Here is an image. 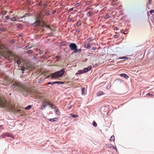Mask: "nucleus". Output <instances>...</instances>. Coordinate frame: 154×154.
Segmentation results:
<instances>
[{"label": "nucleus", "instance_id": "4be33fe9", "mask_svg": "<svg viewBox=\"0 0 154 154\" xmlns=\"http://www.w3.org/2000/svg\"><path fill=\"white\" fill-rule=\"evenodd\" d=\"M81 20H79L77 23H76V25L78 26H80L81 25Z\"/></svg>", "mask_w": 154, "mask_h": 154}, {"label": "nucleus", "instance_id": "4468645a", "mask_svg": "<svg viewBox=\"0 0 154 154\" xmlns=\"http://www.w3.org/2000/svg\"><path fill=\"white\" fill-rule=\"evenodd\" d=\"M44 81V79L42 78H41L38 79V83L39 84H42V83Z\"/></svg>", "mask_w": 154, "mask_h": 154}, {"label": "nucleus", "instance_id": "4d7b16f0", "mask_svg": "<svg viewBox=\"0 0 154 154\" xmlns=\"http://www.w3.org/2000/svg\"><path fill=\"white\" fill-rule=\"evenodd\" d=\"M72 19L71 18H69L68 19V21L69 22H70L71 21H72Z\"/></svg>", "mask_w": 154, "mask_h": 154}, {"label": "nucleus", "instance_id": "0e129e2a", "mask_svg": "<svg viewBox=\"0 0 154 154\" xmlns=\"http://www.w3.org/2000/svg\"><path fill=\"white\" fill-rule=\"evenodd\" d=\"M148 4H150L151 3V0H148Z\"/></svg>", "mask_w": 154, "mask_h": 154}, {"label": "nucleus", "instance_id": "2f4dec72", "mask_svg": "<svg viewBox=\"0 0 154 154\" xmlns=\"http://www.w3.org/2000/svg\"><path fill=\"white\" fill-rule=\"evenodd\" d=\"M21 70L22 71V73L23 74L24 73V71L25 70V67L24 66H22L21 68Z\"/></svg>", "mask_w": 154, "mask_h": 154}, {"label": "nucleus", "instance_id": "79ce46f5", "mask_svg": "<svg viewBox=\"0 0 154 154\" xmlns=\"http://www.w3.org/2000/svg\"><path fill=\"white\" fill-rule=\"evenodd\" d=\"M112 148L113 149H114L117 152V149L116 147V146H112Z\"/></svg>", "mask_w": 154, "mask_h": 154}, {"label": "nucleus", "instance_id": "72a5a7b5", "mask_svg": "<svg viewBox=\"0 0 154 154\" xmlns=\"http://www.w3.org/2000/svg\"><path fill=\"white\" fill-rule=\"evenodd\" d=\"M47 106V105H43L41 107V109L42 110L44 109L45 108V106Z\"/></svg>", "mask_w": 154, "mask_h": 154}, {"label": "nucleus", "instance_id": "412c9836", "mask_svg": "<svg viewBox=\"0 0 154 154\" xmlns=\"http://www.w3.org/2000/svg\"><path fill=\"white\" fill-rule=\"evenodd\" d=\"M7 13V11H2L1 12V14H2V15H5Z\"/></svg>", "mask_w": 154, "mask_h": 154}, {"label": "nucleus", "instance_id": "2eb2a0df", "mask_svg": "<svg viewBox=\"0 0 154 154\" xmlns=\"http://www.w3.org/2000/svg\"><path fill=\"white\" fill-rule=\"evenodd\" d=\"M85 88L82 87L81 88L82 94V95L85 94Z\"/></svg>", "mask_w": 154, "mask_h": 154}, {"label": "nucleus", "instance_id": "a211bd4d", "mask_svg": "<svg viewBox=\"0 0 154 154\" xmlns=\"http://www.w3.org/2000/svg\"><path fill=\"white\" fill-rule=\"evenodd\" d=\"M128 59V57H125V56L122 57H120L119 58H117L116 59L117 60H118V59L121 60V59Z\"/></svg>", "mask_w": 154, "mask_h": 154}, {"label": "nucleus", "instance_id": "603ef678", "mask_svg": "<svg viewBox=\"0 0 154 154\" xmlns=\"http://www.w3.org/2000/svg\"><path fill=\"white\" fill-rule=\"evenodd\" d=\"M80 4L79 3H77L75 4V5L76 7H78L80 5Z\"/></svg>", "mask_w": 154, "mask_h": 154}, {"label": "nucleus", "instance_id": "9b49d317", "mask_svg": "<svg viewBox=\"0 0 154 154\" xmlns=\"http://www.w3.org/2000/svg\"><path fill=\"white\" fill-rule=\"evenodd\" d=\"M104 93L102 91H99L97 92L96 94V95L97 96H100L104 94Z\"/></svg>", "mask_w": 154, "mask_h": 154}, {"label": "nucleus", "instance_id": "dca6fc26", "mask_svg": "<svg viewBox=\"0 0 154 154\" xmlns=\"http://www.w3.org/2000/svg\"><path fill=\"white\" fill-rule=\"evenodd\" d=\"M106 146L108 148H109V149H111V148H112L113 146H112V144L109 143L106 144Z\"/></svg>", "mask_w": 154, "mask_h": 154}, {"label": "nucleus", "instance_id": "de8ad7c7", "mask_svg": "<svg viewBox=\"0 0 154 154\" xmlns=\"http://www.w3.org/2000/svg\"><path fill=\"white\" fill-rule=\"evenodd\" d=\"M74 8H72L69 9L68 12H71V11H72L73 10Z\"/></svg>", "mask_w": 154, "mask_h": 154}, {"label": "nucleus", "instance_id": "9d476101", "mask_svg": "<svg viewBox=\"0 0 154 154\" xmlns=\"http://www.w3.org/2000/svg\"><path fill=\"white\" fill-rule=\"evenodd\" d=\"M120 75L121 77H123L125 78L126 79H128L129 77V76L127 74L125 73L121 74H120Z\"/></svg>", "mask_w": 154, "mask_h": 154}, {"label": "nucleus", "instance_id": "c03bdc74", "mask_svg": "<svg viewBox=\"0 0 154 154\" xmlns=\"http://www.w3.org/2000/svg\"><path fill=\"white\" fill-rule=\"evenodd\" d=\"M16 63L18 64L19 65L20 63L21 62L20 61V60H17V61Z\"/></svg>", "mask_w": 154, "mask_h": 154}, {"label": "nucleus", "instance_id": "ddd939ff", "mask_svg": "<svg viewBox=\"0 0 154 154\" xmlns=\"http://www.w3.org/2000/svg\"><path fill=\"white\" fill-rule=\"evenodd\" d=\"M12 87L14 88L15 87H20V85L18 83H16L12 85Z\"/></svg>", "mask_w": 154, "mask_h": 154}, {"label": "nucleus", "instance_id": "58836bf2", "mask_svg": "<svg viewBox=\"0 0 154 154\" xmlns=\"http://www.w3.org/2000/svg\"><path fill=\"white\" fill-rule=\"evenodd\" d=\"M15 42V40L14 39H13V40H11L10 42V43L12 44H13V43H14Z\"/></svg>", "mask_w": 154, "mask_h": 154}, {"label": "nucleus", "instance_id": "49530a36", "mask_svg": "<svg viewBox=\"0 0 154 154\" xmlns=\"http://www.w3.org/2000/svg\"><path fill=\"white\" fill-rule=\"evenodd\" d=\"M119 4V3H115L113 4V5L114 6H117Z\"/></svg>", "mask_w": 154, "mask_h": 154}, {"label": "nucleus", "instance_id": "393cba45", "mask_svg": "<svg viewBox=\"0 0 154 154\" xmlns=\"http://www.w3.org/2000/svg\"><path fill=\"white\" fill-rule=\"evenodd\" d=\"M70 115L72 118H76L78 116V115H74L72 114H70Z\"/></svg>", "mask_w": 154, "mask_h": 154}, {"label": "nucleus", "instance_id": "f704fd0d", "mask_svg": "<svg viewBox=\"0 0 154 154\" xmlns=\"http://www.w3.org/2000/svg\"><path fill=\"white\" fill-rule=\"evenodd\" d=\"M88 16L89 17H90L91 16V15H92V12L91 11H88Z\"/></svg>", "mask_w": 154, "mask_h": 154}, {"label": "nucleus", "instance_id": "3c124183", "mask_svg": "<svg viewBox=\"0 0 154 154\" xmlns=\"http://www.w3.org/2000/svg\"><path fill=\"white\" fill-rule=\"evenodd\" d=\"M47 5L46 4H45L43 5V7L44 8H47Z\"/></svg>", "mask_w": 154, "mask_h": 154}, {"label": "nucleus", "instance_id": "c85d7f7f", "mask_svg": "<svg viewBox=\"0 0 154 154\" xmlns=\"http://www.w3.org/2000/svg\"><path fill=\"white\" fill-rule=\"evenodd\" d=\"M92 124H93V126L94 127H97V123L94 121H93V122Z\"/></svg>", "mask_w": 154, "mask_h": 154}, {"label": "nucleus", "instance_id": "c9c22d12", "mask_svg": "<svg viewBox=\"0 0 154 154\" xmlns=\"http://www.w3.org/2000/svg\"><path fill=\"white\" fill-rule=\"evenodd\" d=\"M149 13L151 15L152 13H154V10H151L149 11Z\"/></svg>", "mask_w": 154, "mask_h": 154}, {"label": "nucleus", "instance_id": "f3484780", "mask_svg": "<svg viewBox=\"0 0 154 154\" xmlns=\"http://www.w3.org/2000/svg\"><path fill=\"white\" fill-rule=\"evenodd\" d=\"M57 119V118H55L53 119H49V120L51 122H54L56 121Z\"/></svg>", "mask_w": 154, "mask_h": 154}, {"label": "nucleus", "instance_id": "e2e57ef3", "mask_svg": "<svg viewBox=\"0 0 154 154\" xmlns=\"http://www.w3.org/2000/svg\"><path fill=\"white\" fill-rule=\"evenodd\" d=\"M56 12V11L55 10H54L53 12H52V13L53 14H54Z\"/></svg>", "mask_w": 154, "mask_h": 154}, {"label": "nucleus", "instance_id": "5701e85b", "mask_svg": "<svg viewBox=\"0 0 154 154\" xmlns=\"http://www.w3.org/2000/svg\"><path fill=\"white\" fill-rule=\"evenodd\" d=\"M84 73L85 72H84L83 70H79L78 71V74H82V73Z\"/></svg>", "mask_w": 154, "mask_h": 154}, {"label": "nucleus", "instance_id": "a18cd8bd", "mask_svg": "<svg viewBox=\"0 0 154 154\" xmlns=\"http://www.w3.org/2000/svg\"><path fill=\"white\" fill-rule=\"evenodd\" d=\"M119 37V35H114V37L115 38H118Z\"/></svg>", "mask_w": 154, "mask_h": 154}, {"label": "nucleus", "instance_id": "7ed1b4c3", "mask_svg": "<svg viewBox=\"0 0 154 154\" xmlns=\"http://www.w3.org/2000/svg\"><path fill=\"white\" fill-rule=\"evenodd\" d=\"M6 136L10 137L11 138H13V135L11 133L8 132L3 133L0 136V137H5Z\"/></svg>", "mask_w": 154, "mask_h": 154}, {"label": "nucleus", "instance_id": "bb28decb", "mask_svg": "<svg viewBox=\"0 0 154 154\" xmlns=\"http://www.w3.org/2000/svg\"><path fill=\"white\" fill-rule=\"evenodd\" d=\"M11 20L12 21H17V20H16V17L15 16L11 18Z\"/></svg>", "mask_w": 154, "mask_h": 154}, {"label": "nucleus", "instance_id": "6e6552de", "mask_svg": "<svg viewBox=\"0 0 154 154\" xmlns=\"http://www.w3.org/2000/svg\"><path fill=\"white\" fill-rule=\"evenodd\" d=\"M92 69V67L90 66L87 68H84L83 70L85 73H86L90 70Z\"/></svg>", "mask_w": 154, "mask_h": 154}, {"label": "nucleus", "instance_id": "aec40b11", "mask_svg": "<svg viewBox=\"0 0 154 154\" xmlns=\"http://www.w3.org/2000/svg\"><path fill=\"white\" fill-rule=\"evenodd\" d=\"M115 140L114 136V135H112L110 139H109V141H111L112 140L113 141H114Z\"/></svg>", "mask_w": 154, "mask_h": 154}, {"label": "nucleus", "instance_id": "a19ab883", "mask_svg": "<svg viewBox=\"0 0 154 154\" xmlns=\"http://www.w3.org/2000/svg\"><path fill=\"white\" fill-rule=\"evenodd\" d=\"M111 87V85L110 84H108L107 86V88L108 89L110 88Z\"/></svg>", "mask_w": 154, "mask_h": 154}, {"label": "nucleus", "instance_id": "69168bd1", "mask_svg": "<svg viewBox=\"0 0 154 154\" xmlns=\"http://www.w3.org/2000/svg\"><path fill=\"white\" fill-rule=\"evenodd\" d=\"M80 30L79 29H77L76 31V32L79 33L80 32Z\"/></svg>", "mask_w": 154, "mask_h": 154}, {"label": "nucleus", "instance_id": "cd10ccee", "mask_svg": "<svg viewBox=\"0 0 154 154\" xmlns=\"http://www.w3.org/2000/svg\"><path fill=\"white\" fill-rule=\"evenodd\" d=\"M15 17H16L17 21H19V22H22V21H20L19 20L20 19H22V18H20L21 17H19L18 16H16Z\"/></svg>", "mask_w": 154, "mask_h": 154}, {"label": "nucleus", "instance_id": "09e8293b", "mask_svg": "<svg viewBox=\"0 0 154 154\" xmlns=\"http://www.w3.org/2000/svg\"><path fill=\"white\" fill-rule=\"evenodd\" d=\"M45 26L46 27V28H49L50 29H51V30H52V29L51 28H50V26H48V25H47L46 24H45Z\"/></svg>", "mask_w": 154, "mask_h": 154}, {"label": "nucleus", "instance_id": "473e14b6", "mask_svg": "<svg viewBox=\"0 0 154 154\" xmlns=\"http://www.w3.org/2000/svg\"><path fill=\"white\" fill-rule=\"evenodd\" d=\"M32 52H33L32 50H29L27 51L26 53L28 54H30L32 53Z\"/></svg>", "mask_w": 154, "mask_h": 154}, {"label": "nucleus", "instance_id": "052dcab7", "mask_svg": "<svg viewBox=\"0 0 154 154\" xmlns=\"http://www.w3.org/2000/svg\"><path fill=\"white\" fill-rule=\"evenodd\" d=\"M42 5V3L41 2H40L38 4V6H41Z\"/></svg>", "mask_w": 154, "mask_h": 154}, {"label": "nucleus", "instance_id": "13d9d810", "mask_svg": "<svg viewBox=\"0 0 154 154\" xmlns=\"http://www.w3.org/2000/svg\"><path fill=\"white\" fill-rule=\"evenodd\" d=\"M88 41L91 42L92 40V38H89L87 39Z\"/></svg>", "mask_w": 154, "mask_h": 154}, {"label": "nucleus", "instance_id": "20e7f679", "mask_svg": "<svg viewBox=\"0 0 154 154\" xmlns=\"http://www.w3.org/2000/svg\"><path fill=\"white\" fill-rule=\"evenodd\" d=\"M64 83V82L61 81H56L53 82L52 83L51 82H48L47 83L48 85H52L53 84H57L58 85L63 84Z\"/></svg>", "mask_w": 154, "mask_h": 154}, {"label": "nucleus", "instance_id": "1a4fd4ad", "mask_svg": "<svg viewBox=\"0 0 154 154\" xmlns=\"http://www.w3.org/2000/svg\"><path fill=\"white\" fill-rule=\"evenodd\" d=\"M54 109H55L54 111L55 112V113L57 115H59L60 114V112L59 111L58 109L55 106H54Z\"/></svg>", "mask_w": 154, "mask_h": 154}, {"label": "nucleus", "instance_id": "f8f14e48", "mask_svg": "<svg viewBox=\"0 0 154 154\" xmlns=\"http://www.w3.org/2000/svg\"><path fill=\"white\" fill-rule=\"evenodd\" d=\"M44 103H47L48 105H50V107H51V108H52V109H54V106L53 104L50 103V102H44Z\"/></svg>", "mask_w": 154, "mask_h": 154}, {"label": "nucleus", "instance_id": "7c9ffc66", "mask_svg": "<svg viewBox=\"0 0 154 154\" xmlns=\"http://www.w3.org/2000/svg\"><path fill=\"white\" fill-rule=\"evenodd\" d=\"M146 95H148L149 97H153V96L154 95L152 94H150V93H147V94H146Z\"/></svg>", "mask_w": 154, "mask_h": 154}, {"label": "nucleus", "instance_id": "bf43d9fd", "mask_svg": "<svg viewBox=\"0 0 154 154\" xmlns=\"http://www.w3.org/2000/svg\"><path fill=\"white\" fill-rule=\"evenodd\" d=\"M52 34H53L52 33H50L48 34V35L49 36H53Z\"/></svg>", "mask_w": 154, "mask_h": 154}, {"label": "nucleus", "instance_id": "6ab92c4d", "mask_svg": "<svg viewBox=\"0 0 154 154\" xmlns=\"http://www.w3.org/2000/svg\"><path fill=\"white\" fill-rule=\"evenodd\" d=\"M32 46H30V45H29L25 47V49L26 50H28V49L31 48Z\"/></svg>", "mask_w": 154, "mask_h": 154}, {"label": "nucleus", "instance_id": "338daca9", "mask_svg": "<svg viewBox=\"0 0 154 154\" xmlns=\"http://www.w3.org/2000/svg\"><path fill=\"white\" fill-rule=\"evenodd\" d=\"M97 49L96 47H93L92 48V49L93 50H95Z\"/></svg>", "mask_w": 154, "mask_h": 154}, {"label": "nucleus", "instance_id": "423d86ee", "mask_svg": "<svg viewBox=\"0 0 154 154\" xmlns=\"http://www.w3.org/2000/svg\"><path fill=\"white\" fill-rule=\"evenodd\" d=\"M41 21L40 20H38L33 23V25L34 26H38L40 25Z\"/></svg>", "mask_w": 154, "mask_h": 154}, {"label": "nucleus", "instance_id": "f03ea898", "mask_svg": "<svg viewBox=\"0 0 154 154\" xmlns=\"http://www.w3.org/2000/svg\"><path fill=\"white\" fill-rule=\"evenodd\" d=\"M69 46L70 49L73 51L74 53H76L77 52V46L75 43H71Z\"/></svg>", "mask_w": 154, "mask_h": 154}, {"label": "nucleus", "instance_id": "ea45409f", "mask_svg": "<svg viewBox=\"0 0 154 154\" xmlns=\"http://www.w3.org/2000/svg\"><path fill=\"white\" fill-rule=\"evenodd\" d=\"M5 31V29L4 28H0V31Z\"/></svg>", "mask_w": 154, "mask_h": 154}, {"label": "nucleus", "instance_id": "e433bc0d", "mask_svg": "<svg viewBox=\"0 0 154 154\" xmlns=\"http://www.w3.org/2000/svg\"><path fill=\"white\" fill-rule=\"evenodd\" d=\"M23 26V25L22 24H20L19 25L17 26V28H22Z\"/></svg>", "mask_w": 154, "mask_h": 154}, {"label": "nucleus", "instance_id": "0eeeda50", "mask_svg": "<svg viewBox=\"0 0 154 154\" xmlns=\"http://www.w3.org/2000/svg\"><path fill=\"white\" fill-rule=\"evenodd\" d=\"M91 47V46L90 43L88 42H84V48L89 49Z\"/></svg>", "mask_w": 154, "mask_h": 154}, {"label": "nucleus", "instance_id": "f257e3e1", "mask_svg": "<svg viewBox=\"0 0 154 154\" xmlns=\"http://www.w3.org/2000/svg\"><path fill=\"white\" fill-rule=\"evenodd\" d=\"M65 70V68H63L60 70L51 74V77L52 79H56L62 76L64 73Z\"/></svg>", "mask_w": 154, "mask_h": 154}, {"label": "nucleus", "instance_id": "864d4df0", "mask_svg": "<svg viewBox=\"0 0 154 154\" xmlns=\"http://www.w3.org/2000/svg\"><path fill=\"white\" fill-rule=\"evenodd\" d=\"M5 17L6 20H8L10 19V17L8 16H7Z\"/></svg>", "mask_w": 154, "mask_h": 154}, {"label": "nucleus", "instance_id": "39448f33", "mask_svg": "<svg viewBox=\"0 0 154 154\" xmlns=\"http://www.w3.org/2000/svg\"><path fill=\"white\" fill-rule=\"evenodd\" d=\"M6 105L5 103L3 102L0 98V107L5 108Z\"/></svg>", "mask_w": 154, "mask_h": 154}, {"label": "nucleus", "instance_id": "b1692460", "mask_svg": "<svg viewBox=\"0 0 154 154\" xmlns=\"http://www.w3.org/2000/svg\"><path fill=\"white\" fill-rule=\"evenodd\" d=\"M29 16V14L28 13L26 14L23 16L21 17V18H23L24 17H27Z\"/></svg>", "mask_w": 154, "mask_h": 154}, {"label": "nucleus", "instance_id": "5fc2aeb1", "mask_svg": "<svg viewBox=\"0 0 154 154\" xmlns=\"http://www.w3.org/2000/svg\"><path fill=\"white\" fill-rule=\"evenodd\" d=\"M120 32L122 33H124V34H126V33L125 32H124V31L123 30V29L121 30Z\"/></svg>", "mask_w": 154, "mask_h": 154}, {"label": "nucleus", "instance_id": "4c0bfd02", "mask_svg": "<svg viewBox=\"0 0 154 154\" xmlns=\"http://www.w3.org/2000/svg\"><path fill=\"white\" fill-rule=\"evenodd\" d=\"M91 2V1H87L86 3V5H88L90 4Z\"/></svg>", "mask_w": 154, "mask_h": 154}, {"label": "nucleus", "instance_id": "6e6d98bb", "mask_svg": "<svg viewBox=\"0 0 154 154\" xmlns=\"http://www.w3.org/2000/svg\"><path fill=\"white\" fill-rule=\"evenodd\" d=\"M40 26L42 27V28L44 27L45 26V25L44 24V23L43 22V24H42L40 25Z\"/></svg>", "mask_w": 154, "mask_h": 154}, {"label": "nucleus", "instance_id": "37998d69", "mask_svg": "<svg viewBox=\"0 0 154 154\" xmlns=\"http://www.w3.org/2000/svg\"><path fill=\"white\" fill-rule=\"evenodd\" d=\"M109 17V15L108 14H107L105 17H104V18L106 19L107 18Z\"/></svg>", "mask_w": 154, "mask_h": 154}, {"label": "nucleus", "instance_id": "680f3d73", "mask_svg": "<svg viewBox=\"0 0 154 154\" xmlns=\"http://www.w3.org/2000/svg\"><path fill=\"white\" fill-rule=\"evenodd\" d=\"M81 51V50L80 49H79V50H78L77 49V52H79V53H80Z\"/></svg>", "mask_w": 154, "mask_h": 154}, {"label": "nucleus", "instance_id": "c756f323", "mask_svg": "<svg viewBox=\"0 0 154 154\" xmlns=\"http://www.w3.org/2000/svg\"><path fill=\"white\" fill-rule=\"evenodd\" d=\"M66 42L65 41H63L61 42L60 44L61 45L64 46L66 45Z\"/></svg>", "mask_w": 154, "mask_h": 154}, {"label": "nucleus", "instance_id": "8fccbe9b", "mask_svg": "<svg viewBox=\"0 0 154 154\" xmlns=\"http://www.w3.org/2000/svg\"><path fill=\"white\" fill-rule=\"evenodd\" d=\"M46 57V55H44L41 57V58L42 59H45Z\"/></svg>", "mask_w": 154, "mask_h": 154}, {"label": "nucleus", "instance_id": "a878e982", "mask_svg": "<svg viewBox=\"0 0 154 154\" xmlns=\"http://www.w3.org/2000/svg\"><path fill=\"white\" fill-rule=\"evenodd\" d=\"M31 107L32 106L31 105H28L25 108V109L26 110H28L29 109L31 108Z\"/></svg>", "mask_w": 154, "mask_h": 154}, {"label": "nucleus", "instance_id": "774afa93", "mask_svg": "<svg viewBox=\"0 0 154 154\" xmlns=\"http://www.w3.org/2000/svg\"><path fill=\"white\" fill-rule=\"evenodd\" d=\"M56 57V58L59 59H60V56H59L57 55V56Z\"/></svg>", "mask_w": 154, "mask_h": 154}]
</instances>
